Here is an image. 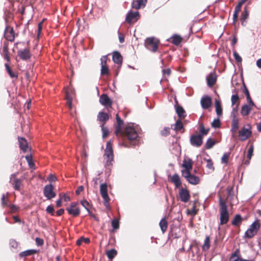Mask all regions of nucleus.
Segmentation results:
<instances>
[{
	"label": "nucleus",
	"mask_w": 261,
	"mask_h": 261,
	"mask_svg": "<svg viewBox=\"0 0 261 261\" xmlns=\"http://www.w3.org/2000/svg\"><path fill=\"white\" fill-rule=\"evenodd\" d=\"M139 129L132 126H127L123 131L119 133V136L126 138L129 141L130 143L133 145L139 144L140 138L139 137Z\"/></svg>",
	"instance_id": "f257e3e1"
},
{
	"label": "nucleus",
	"mask_w": 261,
	"mask_h": 261,
	"mask_svg": "<svg viewBox=\"0 0 261 261\" xmlns=\"http://www.w3.org/2000/svg\"><path fill=\"white\" fill-rule=\"evenodd\" d=\"M219 204L220 207L219 225H223L226 224L228 222L229 220V214L226 201L223 200L221 197L219 199Z\"/></svg>",
	"instance_id": "f03ea898"
},
{
	"label": "nucleus",
	"mask_w": 261,
	"mask_h": 261,
	"mask_svg": "<svg viewBox=\"0 0 261 261\" xmlns=\"http://www.w3.org/2000/svg\"><path fill=\"white\" fill-rule=\"evenodd\" d=\"M105 166L107 168H110L114 162V153L111 141L107 142L106 148L103 155Z\"/></svg>",
	"instance_id": "7ed1b4c3"
},
{
	"label": "nucleus",
	"mask_w": 261,
	"mask_h": 261,
	"mask_svg": "<svg viewBox=\"0 0 261 261\" xmlns=\"http://www.w3.org/2000/svg\"><path fill=\"white\" fill-rule=\"evenodd\" d=\"M260 227V224L259 220H256L250 226L249 228L245 232L244 237L248 239L252 238L257 233Z\"/></svg>",
	"instance_id": "20e7f679"
},
{
	"label": "nucleus",
	"mask_w": 261,
	"mask_h": 261,
	"mask_svg": "<svg viewBox=\"0 0 261 261\" xmlns=\"http://www.w3.org/2000/svg\"><path fill=\"white\" fill-rule=\"evenodd\" d=\"M17 173L12 174L10 176V182L13 188L16 191H20L23 187V180L26 178L25 176H22L20 178L17 177Z\"/></svg>",
	"instance_id": "39448f33"
},
{
	"label": "nucleus",
	"mask_w": 261,
	"mask_h": 261,
	"mask_svg": "<svg viewBox=\"0 0 261 261\" xmlns=\"http://www.w3.org/2000/svg\"><path fill=\"white\" fill-rule=\"evenodd\" d=\"M159 43V40L155 37H149L145 40V46L148 50L155 53L158 49Z\"/></svg>",
	"instance_id": "423d86ee"
},
{
	"label": "nucleus",
	"mask_w": 261,
	"mask_h": 261,
	"mask_svg": "<svg viewBox=\"0 0 261 261\" xmlns=\"http://www.w3.org/2000/svg\"><path fill=\"white\" fill-rule=\"evenodd\" d=\"M182 176L191 184L196 185L199 184L200 179L198 176L193 175L190 171L182 170Z\"/></svg>",
	"instance_id": "0eeeda50"
},
{
	"label": "nucleus",
	"mask_w": 261,
	"mask_h": 261,
	"mask_svg": "<svg viewBox=\"0 0 261 261\" xmlns=\"http://www.w3.org/2000/svg\"><path fill=\"white\" fill-rule=\"evenodd\" d=\"M68 213L73 217L79 216L81 212L79 203L77 202L71 203L69 206L66 208Z\"/></svg>",
	"instance_id": "6e6552de"
},
{
	"label": "nucleus",
	"mask_w": 261,
	"mask_h": 261,
	"mask_svg": "<svg viewBox=\"0 0 261 261\" xmlns=\"http://www.w3.org/2000/svg\"><path fill=\"white\" fill-rule=\"evenodd\" d=\"M100 193L103 199V204L106 207H109L110 199L108 194L107 184H102L100 186Z\"/></svg>",
	"instance_id": "1a4fd4ad"
},
{
	"label": "nucleus",
	"mask_w": 261,
	"mask_h": 261,
	"mask_svg": "<svg viewBox=\"0 0 261 261\" xmlns=\"http://www.w3.org/2000/svg\"><path fill=\"white\" fill-rule=\"evenodd\" d=\"M250 129V126L247 125V127L244 126L242 129L239 130V136L241 141H244L251 136L252 132Z\"/></svg>",
	"instance_id": "9d476101"
},
{
	"label": "nucleus",
	"mask_w": 261,
	"mask_h": 261,
	"mask_svg": "<svg viewBox=\"0 0 261 261\" xmlns=\"http://www.w3.org/2000/svg\"><path fill=\"white\" fill-rule=\"evenodd\" d=\"M107 60H108V57L107 56H103L100 58V61H101V63H100V65H101L100 74L102 76L109 75L110 74L109 67L107 64Z\"/></svg>",
	"instance_id": "9b49d317"
},
{
	"label": "nucleus",
	"mask_w": 261,
	"mask_h": 261,
	"mask_svg": "<svg viewBox=\"0 0 261 261\" xmlns=\"http://www.w3.org/2000/svg\"><path fill=\"white\" fill-rule=\"evenodd\" d=\"M99 103L105 106L107 109L111 108L113 105V100L106 94H102L99 97Z\"/></svg>",
	"instance_id": "f8f14e48"
},
{
	"label": "nucleus",
	"mask_w": 261,
	"mask_h": 261,
	"mask_svg": "<svg viewBox=\"0 0 261 261\" xmlns=\"http://www.w3.org/2000/svg\"><path fill=\"white\" fill-rule=\"evenodd\" d=\"M54 186L51 184L47 185L44 187L43 194L47 199L49 200L56 197V194L54 191Z\"/></svg>",
	"instance_id": "ddd939ff"
},
{
	"label": "nucleus",
	"mask_w": 261,
	"mask_h": 261,
	"mask_svg": "<svg viewBox=\"0 0 261 261\" xmlns=\"http://www.w3.org/2000/svg\"><path fill=\"white\" fill-rule=\"evenodd\" d=\"M202 139L201 135H193L190 137V143L193 146L199 147L202 144Z\"/></svg>",
	"instance_id": "4468645a"
},
{
	"label": "nucleus",
	"mask_w": 261,
	"mask_h": 261,
	"mask_svg": "<svg viewBox=\"0 0 261 261\" xmlns=\"http://www.w3.org/2000/svg\"><path fill=\"white\" fill-rule=\"evenodd\" d=\"M5 38L7 41L13 42L15 39V33L13 28L7 26L5 30Z\"/></svg>",
	"instance_id": "2eb2a0df"
},
{
	"label": "nucleus",
	"mask_w": 261,
	"mask_h": 261,
	"mask_svg": "<svg viewBox=\"0 0 261 261\" xmlns=\"http://www.w3.org/2000/svg\"><path fill=\"white\" fill-rule=\"evenodd\" d=\"M139 17V12H129L126 15L125 20L127 23L131 24L132 23L136 21L138 19Z\"/></svg>",
	"instance_id": "dca6fc26"
},
{
	"label": "nucleus",
	"mask_w": 261,
	"mask_h": 261,
	"mask_svg": "<svg viewBox=\"0 0 261 261\" xmlns=\"http://www.w3.org/2000/svg\"><path fill=\"white\" fill-rule=\"evenodd\" d=\"M200 103L203 109H208L212 106V98L207 95L203 96L201 99Z\"/></svg>",
	"instance_id": "f3484780"
},
{
	"label": "nucleus",
	"mask_w": 261,
	"mask_h": 261,
	"mask_svg": "<svg viewBox=\"0 0 261 261\" xmlns=\"http://www.w3.org/2000/svg\"><path fill=\"white\" fill-rule=\"evenodd\" d=\"M180 200L184 202H187L189 201L190 195L188 190L186 189L181 188L179 192Z\"/></svg>",
	"instance_id": "a211bd4d"
},
{
	"label": "nucleus",
	"mask_w": 261,
	"mask_h": 261,
	"mask_svg": "<svg viewBox=\"0 0 261 261\" xmlns=\"http://www.w3.org/2000/svg\"><path fill=\"white\" fill-rule=\"evenodd\" d=\"M18 142L19 147L24 152H27L30 151V148L28 146L27 140L23 137H18Z\"/></svg>",
	"instance_id": "6ab92c4d"
},
{
	"label": "nucleus",
	"mask_w": 261,
	"mask_h": 261,
	"mask_svg": "<svg viewBox=\"0 0 261 261\" xmlns=\"http://www.w3.org/2000/svg\"><path fill=\"white\" fill-rule=\"evenodd\" d=\"M109 119L110 115L107 113L99 112L97 115V120L100 122V125H105Z\"/></svg>",
	"instance_id": "aec40b11"
},
{
	"label": "nucleus",
	"mask_w": 261,
	"mask_h": 261,
	"mask_svg": "<svg viewBox=\"0 0 261 261\" xmlns=\"http://www.w3.org/2000/svg\"><path fill=\"white\" fill-rule=\"evenodd\" d=\"M18 55L23 60H29L31 57L30 49L28 48L18 50Z\"/></svg>",
	"instance_id": "412c9836"
},
{
	"label": "nucleus",
	"mask_w": 261,
	"mask_h": 261,
	"mask_svg": "<svg viewBox=\"0 0 261 261\" xmlns=\"http://www.w3.org/2000/svg\"><path fill=\"white\" fill-rule=\"evenodd\" d=\"M116 119L117 124L115 126V133L117 136H119V133H121L122 131L121 127L123 124V121L121 119L118 114L116 115Z\"/></svg>",
	"instance_id": "4be33fe9"
},
{
	"label": "nucleus",
	"mask_w": 261,
	"mask_h": 261,
	"mask_svg": "<svg viewBox=\"0 0 261 261\" xmlns=\"http://www.w3.org/2000/svg\"><path fill=\"white\" fill-rule=\"evenodd\" d=\"M176 105H175L176 113L177 114L179 119H184L186 117V113L182 107L178 105V102L176 100Z\"/></svg>",
	"instance_id": "5701e85b"
},
{
	"label": "nucleus",
	"mask_w": 261,
	"mask_h": 261,
	"mask_svg": "<svg viewBox=\"0 0 261 261\" xmlns=\"http://www.w3.org/2000/svg\"><path fill=\"white\" fill-rule=\"evenodd\" d=\"M207 86L212 87L216 83L217 75L215 72L210 73L206 77Z\"/></svg>",
	"instance_id": "b1692460"
},
{
	"label": "nucleus",
	"mask_w": 261,
	"mask_h": 261,
	"mask_svg": "<svg viewBox=\"0 0 261 261\" xmlns=\"http://www.w3.org/2000/svg\"><path fill=\"white\" fill-rule=\"evenodd\" d=\"M2 55L4 57V59H6L8 62H10V58L9 56V43L7 41H5L4 42Z\"/></svg>",
	"instance_id": "393cba45"
},
{
	"label": "nucleus",
	"mask_w": 261,
	"mask_h": 261,
	"mask_svg": "<svg viewBox=\"0 0 261 261\" xmlns=\"http://www.w3.org/2000/svg\"><path fill=\"white\" fill-rule=\"evenodd\" d=\"M147 0H136L134 1L132 4V7L135 9H139L142 7H145Z\"/></svg>",
	"instance_id": "a878e982"
},
{
	"label": "nucleus",
	"mask_w": 261,
	"mask_h": 261,
	"mask_svg": "<svg viewBox=\"0 0 261 261\" xmlns=\"http://www.w3.org/2000/svg\"><path fill=\"white\" fill-rule=\"evenodd\" d=\"M71 93V91L69 90L66 89L65 90V99L66 100V104L70 110L72 109V96Z\"/></svg>",
	"instance_id": "bb28decb"
},
{
	"label": "nucleus",
	"mask_w": 261,
	"mask_h": 261,
	"mask_svg": "<svg viewBox=\"0 0 261 261\" xmlns=\"http://www.w3.org/2000/svg\"><path fill=\"white\" fill-rule=\"evenodd\" d=\"M243 220V218L240 214H237L233 217L231 221V225L236 227H240Z\"/></svg>",
	"instance_id": "cd10ccee"
},
{
	"label": "nucleus",
	"mask_w": 261,
	"mask_h": 261,
	"mask_svg": "<svg viewBox=\"0 0 261 261\" xmlns=\"http://www.w3.org/2000/svg\"><path fill=\"white\" fill-rule=\"evenodd\" d=\"M239 251L236 250L230 257L229 261H254L253 259L247 260L241 257L239 254Z\"/></svg>",
	"instance_id": "c85d7f7f"
},
{
	"label": "nucleus",
	"mask_w": 261,
	"mask_h": 261,
	"mask_svg": "<svg viewBox=\"0 0 261 261\" xmlns=\"http://www.w3.org/2000/svg\"><path fill=\"white\" fill-rule=\"evenodd\" d=\"M171 181L173 183L176 188H179L181 186V182L179 175L175 173L171 178Z\"/></svg>",
	"instance_id": "c756f323"
},
{
	"label": "nucleus",
	"mask_w": 261,
	"mask_h": 261,
	"mask_svg": "<svg viewBox=\"0 0 261 261\" xmlns=\"http://www.w3.org/2000/svg\"><path fill=\"white\" fill-rule=\"evenodd\" d=\"M193 161L191 159L188 158L183 161L182 167L185 168L184 171H190L192 169Z\"/></svg>",
	"instance_id": "7c9ffc66"
},
{
	"label": "nucleus",
	"mask_w": 261,
	"mask_h": 261,
	"mask_svg": "<svg viewBox=\"0 0 261 261\" xmlns=\"http://www.w3.org/2000/svg\"><path fill=\"white\" fill-rule=\"evenodd\" d=\"M252 107L250 106L249 104V105L246 104L243 105L240 112L241 115L244 116H248L251 111Z\"/></svg>",
	"instance_id": "2f4dec72"
},
{
	"label": "nucleus",
	"mask_w": 261,
	"mask_h": 261,
	"mask_svg": "<svg viewBox=\"0 0 261 261\" xmlns=\"http://www.w3.org/2000/svg\"><path fill=\"white\" fill-rule=\"evenodd\" d=\"M113 61L118 64H121L122 62V57L118 51H114L113 55Z\"/></svg>",
	"instance_id": "473e14b6"
},
{
	"label": "nucleus",
	"mask_w": 261,
	"mask_h": 261,
	"mask_svg": "<svg viewBox=\"0 0 261 261\" xmlns=\"http://www.w3.org/2000/svg\"><path fill=\"white\" fill-rule=\"evenodd\" d=\"M168 225V221L166 217L163 218L160 221L159 223V225L163 233H165V231L167 230Z\"/></svg>",
	"instance_id": "72a5a7b5"
},
{
	"label": "nucleus",
	"mask_w": 261,
	"mask_h": 261,
	"mask_svg": "<svg viewBox=\"0 0 261 261\" xmlns=\"http://www.w3.org/2000/svg\"><path fill=\"white\" fill-rule=\"evenodd\" d=\"M171 43L175 45H178L180 44L182 38L178 35H174L171 38Z\"/></svg>",
	"instance_id": "f704fd0d"
},
{
	"label": "nucleus",
	"mask_w": 261,
	"mask_h": 261,
	"mask_svg": "<svg viewBox=\"0 0 261 261\" xmlns=\"http://www.w3.org/2000/svg\"><path fill=\"white\" fill-rule=\"evenodd\" d=\"M215 107H216V112L217 115L218 116H221L222 115V108L221 107V101L219 100H215Z\"/></svg>",
	"instance_id": "c9c22d12"
},
{
	"label": "nucleus",
	"mask_w": 261,
	"mask_h": 261,
	"mask_svg": "<svg viewBox=\"0 0 261 261\" xmlns=\"http://www.w3.org/2000/svg\"><path fill=\"white\" fill-rule=\"evenodd\" d=\"M37 252V251L36 250H34V249L28 250L20 252L19 254V256L21 257H26V256H30V255H31L33 254H35Z\"/></svg>",
	"instance_id": "e433bc0d"
},
{
	"label": "nucleus",
	"mask_w": 261,
	"mask_h": 261,
	"mask_svg": "<svg viewBox=\"0 0 261 261\" xmlns=\"http://www.w3.org/2000/svg\"><path fill=\"white\" fill-rule=\"evenodd\" d=\"M7 73L11 78H17L18 75L16 73L13 72L8 63L5 64Z\"/></svg>",
	"instance_id": "4c0bfd02"
},
{
	"label": "nucleus",
	"mask_w": 261,
	"mask_h": 261,
	"mask_svg": "<svg viewBox=\"0 0 261 261\" xmlns=\"http://www.w3.org/2000/svg\"><path fill=\"white\" fill-rule=\"evenodd\" d=\"M244 87H245V88L244 90V93L246 96V98H247L248 102L250 105V106H255L254 103L253 102V101H252V100L251 98V96L250 95L248 89L245 85H244Z\"/></svg>",
	"instance_id": "58836bf2"
},
{
	"label": "nucleus",
	"mask_w": 261,
	"mask_h": 261,
	"mask_svg": "<svg viewBox=\"0 0 261 261\" xmlns=\"http://www.w3.org/2000/svg\"><path fill=\"white\" fill-rule=\"evenodd\" d=\"M239 128V120L234 116L232 119L231 123V130L235 132Z\"/></svg>",
	"instance_id": "ea45409f"
},
{
	"label": "nucleus",
	"mask_w": 261,
	"mask_h": 261,
	"mask_svg": "<svg viewBox=\"0 0 261 261\" xmlns=\"http://www.w3.org/2000/svg\"><path fill=\"white\" fill-rule=\"evenodd\" d=\"M210 247V238L207 236L205 237L204 244L202 246V250L203 251H207Z\"/></svg>",
	"instance_id": "a19ab883"
},
{
	"label": "nucleus",
	"mask_w": 261,
	"mask_h": 261,
	"mask_svg": "<svg viewBox=\"0 0 261 261\" xmlns=\"http://www.w3.org/2000/svg\"><path fill=\"white\" fill-rule=\"evenodd\" d=\"M210 130V128L205 129L204 125L201 123L199 125V134L198 135H201L202 138L203 137L204 135H206L208 134Z\"/></svg>",
	"instance_id": "79ce46f5"
},
{
	"label": "nucleus",
	"mask_w": 261,
	"mask_h": 261,
	"mask_svg": "<svg viewBox=\"0 0 261 261\" xmlns=\"http://www.w3.org/2000/svg\"><path fill=\"white\" fill-rule=\"evenodd\" d=\"M117 254V251L115 249H112L106 252V255L108 257L112 260Z\"/></svg>",
	"instance_id": "37998d69"
},
{
	"label": "nucleus",
	"mask_w": 261,
	"mask_h": 261,
	"mask_svg": "<svg viewBox=\"0 0 261 261\" xmlns=\"http://www.w3.org/2000/svg\"><path fill=\"white\" fill-rule=\"evenodd\" d=\"M240 98L238 94L232 95L231 97V105L233 106L236 103H238L236 106L237 109L239 106Z\"/></svg>",
	"instance_id": "c03bdc74"
},
{
	"label": "nucleus",
	"mask_w": 261,
	"mask_h": 261,
	"mask_svg": "<svg viewBox=\"0 0 261 261\" xmlns=\"http://www.w3.org/2000/svg\"><path fill=\"white\" fill-rule=\"evenodd\" d=\"M216 141L213 140L212 138L208 139L205 144L206 149H210L212 148L216 144Z\"/></svg>",
	"instance_id": "a18cd8bd"
},
{
	"label": "nucleus",
	"mask_w": 261,
	"mask_h": 261,
	"mask_svg": "<svg viewBox=\"0 0 261 261\" xmlns=\"http://www.w3.org/2000/svg\"><path fill=\"white\" fill-rule=\"evenodd\" d=\"M182 119H178L176 120L175 124V127L174 129L176 131H179L183 128V124L181 121Z\"/></svg>",
	"instance_id": "49530a36"
},
{
	"label": "nucleus",
	"mask_w": 261,
	"mask_h": 261,
	"mask_svg": "<svg viewBox=\"0 0 261 261\" xmlns=\"http://www.w3.org/2000/svg\"><path fill=\"white\" fill-rule=\"evenodd\" d=\"M204 160L206 162V167L207 168H208L210 170H211L212 171H214L215 167L213 165V162L211 159H204Z\"/></svg>",
	"instance_id": "de8ad7c7"
},
{
	"label": "nucleus",
	"mask_w": 261,
	"mask_h": 261,
	"mask_svg": "<svg viewBox=\"0 0 261 261\" xmlns=\"http://www.w3.org/2000/svg\"><path fill=\"white\" fill-rule=\"evenodd\" d=\"M249 16V11L247 9V8L245 7L244 8V11L242 12L241 14V19L242 21H244L248 18Z\"/></svg>",
	"instance_id": "09e8293b"
},
{
	"label": "nucleus",
	"mask_w": 261,
	"mask_h": 261,
	"mask_svg": "<svg viewBox=\"0 0 261 261\" xmlns=\"http://www.w3.org/2000/svg\"><path fill=\"white\" fill-rule=\"evenodd\" d=\"M230 153L229 152H226L224 153L222 157L221 158V163L222 164H225V165H227L228 163V159L229 158Z\"/></svg>",
	"instance_id": "8fccbe9b"
},
{
	"label": "nucleus",
	"mask_w": 261,
	"mask_h": 261,
	"mask_svg": "<svg viewBox=\"0 0 261 261\" xmlns=\"http://www.w3.org/2000/svg\"><path fill=\"white\" fill-rule=\"evenodd\" d=\"M82 242H85L86 244H89L90 242V240L89 238H85L83 237H81L76 241V245L77 246L81 245Z\"/></svg>",
	"instance_id": "3c124183"
},
{
	"label": "nucleus",
	"mask_w": 261,
	"mask_h": 261,
	"mask_svg": "<svg viewBox=\"0 0 261 261\" xmlns=\"http://www.w3.org/2000/svg\"><path fill=\"white\" fill-rule=\"evenodd\" d=\"M81 204L88 211V212H89V215L91 217H94V218H95V217L94 216V215L93 214H92L90 212V210H89V209L88 208V206L89 205V203L87 201H86V200H83V201H81Z\"/></svg>",
	"instance_id": "603ef678"
},
{
	"label": "nucleus",
	"mask_w": 261,
	"mask_h": 261,
	"mask_svg": "<svg viewBox=\"0 0 261 261\" xmlns=\"http://www.w3.org/2000/svg\"><path fill=\"white\" fill-rule=\"evenodd\" d=\"M25 158L31 168L34 166V164L33 162V158L31 154L26 155Z\"/></svg>",
	"instance_id": "864d4df0"
},
{
	"label": "nucleus",
	"mask_w": 261,
	"mask_h": 261,
	"mask_svg": "<svg viewBox=\"0 0 261 261\" xmlns=\"http://www.w3.org/2000/svg\"><path fill=\"white\" fill-rule=\"evenodd\" d=\"M253 150H254V147H253V144H251L248 150V153H247V158L249 160H250L251 159V157L253 155Z\"/></svg>",
	"instance_id": "5fc2aeb1"
},
{
	"label": "nucleus",
	"mask_w": 261,
	"mask_h": 261,
	"mask_svg": "<svg viewBox=\"0 0 261 261\" xmlns=\"http://www.w3.org/2000/svg\"><path fill=\"white\" fill-rule=\"evenodd\" d=\"M100 126L101 127V130L102 132V137L103 138L107 137L109 134V129L107 127H105L104 125H100Z\"/></svg>",
	"instance_id": "6e6d98bb"
},
{
	"label": "nucleus",
	"mask_w": 261,
	"mask_h": 261,
	"mask_svg": "<svg viewBox=\"0 0 261 261\" xmlns=\"http://www.w3.org/2000/svg\"><path fill=\"white\" fill-rule=\"evenodd\" d=\"M220 121L219 119H215L212 123V127L215 128L220 127Z\"/></svg>",
	"instance_id": "4d7b16f0"
},
{
	"label": "nucleus",
	"mask_w": 261,
	"mask_h": 261,
	"mask_svg": "<svg viewBox=\"0 0 261 261\" xmlns=\"http://www.w3.org/2000/svg\"><path fill=\"white\" fill-rule=\"evenodd\" d=\"M2 204L3 207H6L8 205V198L7 197H6L5 194H3L2 197Z\"/></svg>",
	"instance_id": "13d9d810"
},
{
	"label": "nucleus",
	"mask_w": 261,
	"mask_h": 261,
	"mask_svg": "<svg viewBox=\"0 0 261 261\" xmlns=\"http://www.w3.org/2000/svg\"><path fill=\"white\" fill-rule=\"evenodd\" d=\"M112 226L114 229H117L119 227V221L117 219H114L112 221Z\"/></svg>",
	"instance_id": "bf43d9fd"
},
{
	"label": "nucleus",
	"mask_w": 261,
	"mask_h": 261,
	"mask_svg": "<svg viewBox=\"0 0 261 261\" xmlns=\"http://www.w3.org/2000/svg\"><path fill=\"white\" fill-rule=\"evenodd\" d=\"M233 57L237 62L241 63L242 61V58L240 56L239 54L236 51H234L233 53Z\"/></svg>",
	"instance_id": "052dcab7"
},
{
	"label": "nucleus",
	"mask_w": 261,
	"mask_h": 261,
	"mask_svg": "<svg viewBox=\"0 0 261 261\" xmlns=\"http://www.w3.org/2000/svg\"><path fill=\"white\" fill-rule=\"evenodd\" d=\"M46 211L47 213L50 214L51 216L54 215L55 211L53 205H50L48 206L46 208Z\"/></svg>",
	"instance_id": "680f3d73"
},
{
	"label": "nucleus",
	"mask_w": 261,
	"mask_h": 261,
	"mask_svg": "<svg viewBox=\"0 0 261 261\" xmlns=\"http://www.w3.org/2000/svg\"><path fill=\"white\" fill-rule=\"evenodd\" d=\"M36 245L38 246H42L44 244V241L40 238H36L35 239Z\"/></svg>",
	"instance_id": "e2e57ef3"
},
{
	"label": "nucleus",
	"mask_w": 261,
	"mask_h": 261,
	"mask_svg": "<svg viewBox=\"0 0 261 261\" xmlns=\"http://www.w3.org/2000/svg\"><path fill=\"white\" fill-rule=\"evenodd\" d=\"M62 193L59 194L60 199L56 201V206L58 207H59L62 205Z\"/></svg>",
	"instance_id": "0e129e2a"
},
{
	"label": "nucleus",
	"mask_w": 261,
	"mask_h": 261,
	"mask_svg": "<svg viewBox=\"0 0 261 261\" xmlns=\"http://www.w3.org/2000/svg\"><path fill=\"white\" fill-rule=\"evenodd\" d=\"M169 130H170L169 128H168V127L165 128L164 129V130L162 132V135L163 136H165L168 135L170 133Z\"/></svg>",
	"instance_id": "69168bd1"
},
{
	"label": "nucleus",
	"mask_w": 261,
	"mask_h": 261,
	"mask_svg": "<svg viewBox=\"0 0 261 261\" xmlns=\"http://www.w3.org/2000/svg\"><path fill=\"white\" fill-rule=\"evenodd\" d=\"M84 189V188L83 186H81L80 187H79L77 188V189H76V191H75V193L76 195H80V193L83 191Z\"/></svg>",
	"instance_id": "338daca9"
},
{
	"label": "nucleus",
	"mask_w": 261,
	"mask_h": 261,
	"mask_svg": "<svg viewBox=\"0 0 261 261\" xmlns=\"http://www.w3.org/2000/svg\"><path fill=\"white\" fill-rule=\"evenodd\" d=\"M242 5L238 3V5L236 6L234 9V12L239 13L241 11Z\"/></svg>",
	"instance_id": "774afa93"
}]
</instances>
